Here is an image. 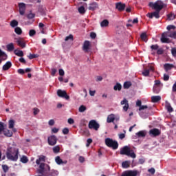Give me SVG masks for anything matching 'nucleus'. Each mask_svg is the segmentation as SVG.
I'll list each match as a JSON object with an SVG mask.
<instances>
[{"instance_id": "nucleus-1", "label": "nucleus", "mask_w": 176, "mask_h": 176, "mask_svg": "<svg viewBox=\"0 0 176 176\" xmlns=\"http://www.w3.org/2000/svg\"><path fill=\"white\" fill-rule=\"evenodd\" d=\"M176 27L174 25H168L166 27V30L168 32L166 33H163L161 36V42L162 43H170L171 41L168 38H173V39H176V31L172 32L171 30H175ZM168 36V38L166 37Z\"/></svg>"}, {"instance_id": "nucleus-2", "label": "nucleus", "mask_w": 176, "mask_h": 176, "mask_svg": "<svg viewBox=\"0 0 176 176\" xmlns=\"http://www.w3.org/2000/svg\"><path fill=\"white\" fill-rule=\"evenodd\" d=\"M39 168L37 170L38 174H41L43 176H57L58 175V171L52 170L50 171V166L48 164H46L45 163H40L39 164Z\"/></svg>"}, {"instance_id": "nucleus-3", "label": "nucleus", "mask_w": 176, "mask_h": 176, "mask_svg": "<svg viewBox=\"0 0 176 176\" xmlns=\"http://www.w3.org/2000/svg\"><path fill=\"white\" fill-rule=\"evenodd\" d=\"M6 156L8 160L17 162V160H19V149L12 148H8Z\"/></svg>"}, {"instance_id": "nucleus-4", "label": "nucleus", "mask_w": 176, "mask_h": 176, "mask_svg": "<svg viewBox=\"0 0 176 176\" xmlns=\"http://www.w3.org/2000/svg\"><path fill=\"white\" fill-rule=\"evenodd\" d=\"M120 155H126V156H129L130 157H132V159H135V157H137L134 151L131 150L129 146H124L122 147L120 149Z\"/></svg>"}, {"instance_id": "nucleus-5", "label": "nucleus", "mask_w": 176, "mask_h": 176, "mask_svg": "<svg viewBox=\"0 0 176 176\" xmlns=\"http://www.w3.org/2000/svg\"><path fill=\"white\" fill-rule=\"evenodd\" d=\"M148 6L152 8V9H154V10L160 12V10L164 8V3L161 0H157L155 3L150 2Z\"/></svg>"}, {"instance_id": "nucleus-6", "label": "nucleus", "mask_w": 176, "mask_h": 176, "mask_svg": "<svg viewBox=\"0 0 176 176\" xmlns=\"http://www.w3.org/2000/svg\"><path fill=\"white\" fill-rule=\"evenodd\" d=\"M150 72H155V64L150 63L144 68L142 74L143 76H149Z\"/></svg>"}, {"instance_id": "nucleus-7", "label": "nucleus", "mask_w": 176, "mask_h": 176, "mask_svg": "<svg viewBox=\"0 0 176 176\" xmlns=\"http://www.w3.org/2000/svg\"><path fill=\"white\" fill-rule=\"evenodd\" d=\"M47 143L48 145H50L51 146H54V145L57 144V137H56V135H54L49 136L47 138Z\"/></svg>"}, {"instance_id": "nucleus-8", "label": "nucleus", "mask_w": 176, "mask_h": 176, "mask_svg": "<svg viewBox=\"0 0 176 176\" xmlns=\"http://www.w3.org/2000/svg\"><path fill=\"white\" fill-rule=\"evenodd\" d=\"M89 129H94V130L97 131L100 129V124L96 120H91L89 122Z\"/></svg>"}, {"instance_id": "nucleus-9", "label": "nucleus", "mask_w": 176, "mask_h": 176, "mask_svg": "<svg viewBox=\"0 0 176 176\" xmlns=\"http://www.w3.org/2000/svg\"><path fill=\"white\" fill-rule=\"evenodd\" d=\"M58 97H60V98H65V100H69V96L67 94V91L58 89L57 91Z\"/></svg>"}, {"instance_id": "nucleus-10", "label": "nucleus", "mask_w": 176, "mask_h": 176, "mask_svg": "<svg viewBox=\"0 0 176 176\" xmlns=\"http://www.w3.org/2000/svg\"><path fill=\"white\" fill-rule=\"evenodd\" d=\"M162 134V131L158 129L154 128L149 131V135L151 137H159Z\"/></svg>"}, {"instance_id": "nucleus-11", "label": "nucleus", "mask_w": 176, "mask_h": 176, "mask_svg": "<svg viewBox=\"0 0 176 176\" xmlns=\"http://www.w3.org/2000/svg\"><path fill=\"white\" fill-rule=\"evenodd\" d=\"M138 174L137 170H126L123 172L121 176H137Z\"/></svg>"}, {"instance_id": "nucleus-12", "label": "nucleus", "mask_w": 176, "mask_h": 176, "mask_svg": "<svg viewBox=\"0 0 176 176\" xmlns=\"http://www.w3.org/2000/svg\"><path fill=\"white\" fill-rule=\"evenodd\" d=\"M18 6L21 16H24V14H25V3H19Z\"/></svg>"}, {"instance_id": "nucleus-13", "label": "nucleus", "mask_w": 176, "mask_h": 176, "mask_svg": "<svg viewBox=\"0 0 176 176\" xmlns=\"http://www.w3.org/2000/svg\"><path fill=\"white\" fill-rule=\"evenodd\" d=\"M116 8L118 9L119 12H123L126 9V4L122 3V2L117 3L116 4Z\"/></svg>"}, {"instance_id": "nucleus-14", "label": "nucleus", "mask_w": 176, "mask_h": 176, "mask_svg": "<svg viewBox=\"0 0 176 176\" xmlns=\"http://www.w3.org/2000/svg\"><path fill=\"white\" fill-rule=\"evenodd\" d=\"M121 105H124L123 107V109L125 112H127L128 109H129V100H127V99L124 98L122 101H121L120 102Z\"/></svg>"}, {"instance_id": "nucleus-15", "label": "nucleus", "mask_w": 176, "mask_h": 176, "mask_svg": "<svg viewBox=\"0 0 176 176\" xmlns=\"http://www.w3.org/2000/svg\"><path fill=\"white\" fill-rule=\"evenodd\" d=\"M111 148H112V149H113V151H116V149H118V148H119V143H118V141L116 140H111Z\"/></svg>"}, {"instance_id": "nucleus-16", "label": "nucleus", "mask_w": 176, "mask_h": 176, "mask_svg": "<svg viewBox=\"0 0 176 176\" xmlns=\"http://www.w3.org/2000/svg\"><path fill=\"white\" fill-rule=\"evenodd\" d=\"M137 107H139V111H142L144 109H148V106L142 105V102L141 100H138L136 102Z\"/></svg>"}, {"instance_id": "nucleus-17", "label": "nucleus", "mask_w": 176, "mask_h": 176, "mask_svg": "<svg viewBox=\"0 0 176 176\" xmlns=\"http://www.w3.org/2000/svg\"><path fill=\"white\" fill-rule=\"evenodd\" d=\"M46 162V156L45 155H40L38 159L36 160V164L39 165L41 163H45Z\"/></svg>"}, {"instance_id": "nucleus-18", "label": "nucleus", "mask_w": 176, "mask_h": 176, "mask_svg": "<svg viewBox=\"0 0 176 176\" xmlns=\"http://www.w3.org/2000/svg\"><path fill=\"white\" fill-rule=\"evenodd\" d=\"M98 8V4L97 3H92L89 5L88 9L89 10H97V8Z\"/></svg>"}, {"instance_id": "nucleus-19", "label": "nucleus", "mask_w": 176, "mask_h": 176, "mask_svg": "<svg viewBox=\"0 0 176 176\" xmlns=\"http://www.w3.org/2000/svg\"><path fill=\"white\" fill-rule=\"evenodd\" d=\"M89 47H90V41H85L84 42V44H83L82 49H83V50H85L86 52H87L88 50H89Z\"/></svg>"}, {"instance_id": "nucleus-20", "label": "nucleus", "mask_w": 176, "mask_h": 176, "mask_svg": "<svg viewBox=\"0 0 176 176\" xmlns=\"http://www.w3.org/2000/svg\"><path fill=\"white\" fill-rule=\"evenodd\" d=\"M164 67L166 72H168V71H170V69L174 68V65L170 64V63H166L164 65Z\"/></svg>"}, {"instance_id": "nucleus-21", "label": "nucleus", "mask_w": 176, "mask_h": 176, "mask_svg": "<svg viewBox=\"0 0 176 176\" xmlns=\"http://www.w3.org/2000/svg\"><path fill=\"white\" fill-rule=\"evenodd\" d=\"M12 67V63L10 61H8L3 66V71H8Z\"/></svg>"}, {"instance_id": "nucleus-22", "label": "nucleus", "mask_w": 176, "mask_h": 176, "mask_svg": "<svg viewBox=\"0 0 176 176\" xmlns=\"http://www.w3.org/2000/svg\"><path fill=\"white\" fill-rule=\"evenodd\" d=\"M160 100H162V97L160 96H151V101L154 103L159 102V101H160Z\"/></svg>"}, {"instance_id": "nucleus-23", "label": "nucleus", "mask_w": 176, "mask_h": 176, "mask_svg": "<svg viewBox=\"0 0 176 176\" xmlns=\"http://www.w3.org/2000/svg\"><path fill=\"white\" fill-rule=\"evenodd\" d=\"M3 134L6 137H12L13 135V132L8 129H4Z\"/></svg>"}, {"instance_id": "nucleus-24", "label": "nucleus", "mask_w": 176, "mask_h": 176, "mask_svg": "<svg viewBox=\"0 0 176 176\" xmlns=\"http://www.w3.org/2000/svg\"><path fill=\"white\" fill-rule=\"evenodd\" d=\"M17 45H19L21 47H22V49H24V47H25L26 45H25V42H24V41L21 40V39H19L16 41Z\"/></svg>"}, {"instance_id": "nucleus-25", "label": "nucleus", "mask_w": 176, "mask_h": 176, "mask_svg": "<svg viewBox=\"0 0 176 176\" xmlns=\"http://www.w3.org/2000/svg\"><path fill=\"white\" fill-rule=\"evenodd\" d=\"M14 53L16 56H18V57H23V56H24V52L21 50H15Z\"/></svg>"}, {"instance_id": "nucleus-26", "label": "nucleus", "mask_w": 176, "mask_h": 176, "mask_svg": "<svg viewBox=\"0 0 176 176\" xmlns=\"http://www.w3.org/2000/svg\"><path fill=\"white\" fill-rule=\"evenodd\" d=\"M140 38L142 41H144V42H148V36L146 35V33H142L140 35Z\"/></svg>"}, {"instance_id": "nucleus-27", "label": "nucleus", "mask_w": 176, "mask_h": 176, "mask_svg": "<svg viewBox=\"0 0 176 176\" xmlns=\"http://www.w3.org/2000/svg\"><path fill=\"white\" fill-rule=\"evenodd\" d=\"M109 25V21H108V20L104 19L103 20L101 23H100V27H108V25Z\"/></svg>"}, {"instance_id": "nucleus-28", "label": "nucleus", "mask_w": 176, "mask_h": 176, "mask_svg": "<svg viewBox=\"0 0 176 176\" xmlns=\"http://www.w3.org/2000/svg\"><path fill=\"white\" fill-rule=\"evenodd\" d=\"M123 168H129L130 167V161H125L122 163Z\"/></svg>"}, {"instance_id": "nucleus-29", "label": "nucleus", "mask_w": 176, "mask_h": 176, "mask_svg": "<svg viewBox=\"0 0 176 176\" xmlns=\"http://www.w3.org/2000/svg\"><path fill=\"white\" fill-rule=\"evenodd\" d=\"M136 135H138V137H145L146 135V131H140L136 133Z\"/></svg>"}, {"instance_id": "nucleus-30", "label": "nucleus", "mask_w": 176, "mask_h": 176, "mask_svg": "<svg viewBox=\"0 0 176 176\" xmlns=\"http://www.w3.org/2000/svg\"><path fill=\"white\" fill-rule=\"evenodd\" d=\"M0 57H2V60H5L8 58V55L0 49Z\"/></svg>"}, {"instance_id": "nucleus-31", "label": "nucleus", "mask_w": 176, "mask_h": 176, "mask_svg": "<svg viewBox=\"0 0 176 176\" xmlns=\"http://www.w3.org/2000/svg\"><path fill=\"white\" fill-rule=\"evenodd\" d=\"M166 108L168 112L171 113L173 111V107H171V104L169 102H166Z\"/></svg>"}, {"instance_id": "nucleus-32", "label": "nucleus", "mask_w": 176, "mask_h": 176, "mask_svg": "<svg viewBox=\"0 0 176 176\" xmlns=\"http://www.w3.org/2000/svg\"><path fill=\"white\" fill-rule=\"evenodd\" d=\"M14 32L16 33L17 35H21V34H23V30H21V28L16 27L14 29Z\"/></svg>"}, {"instance_id": "nucleus-33", "label": "nucleus", "mask_w": 176, "mask_h": 176, "mask_svg": "<svg viewBox=\"0 0 176 176\" xmlns=\"http://www.w3.org/2000/svg\"><path fill=\"white\" fill-rule=\"evenodd\" d=\"M7 49H8V52H13V50H14V45H13L12 43L8 44L7 45Z\"/></svg>"}, {"instance_id": "nucleus-34", "label": "nucleus", "mask_w": 176, "mask_h": 176, "mask_svg": "<svg viewBox=\"0 0 176 176\" xmlns=\"http://www.w3.org/2000/svg\"><path fill=\"white\" fill-rule=\"evenodd\" d=\"M10 25L12 28H14L16 27H17L19 25V22L16 20H12L11 22H10Z\"/></svg>"}, {"instance_id": "nucleus-35", "label": "nucleus", "mask_w": 176, "mask_h": 176, "mask_svg": "<svg viewBox=\"0 0 176 176\" xmlns=\"http://www.w3.org/2000/svg\"><path fill=\"white\" fill-rule=\"evenodd\" d=\"M55 162L56 163H57L58 164H64V161H63V160H61V158L60 157V156H57L55 159Z\"/></svg>"}, {"instance_id": "nucleus-36", "label": "nucleus", "mask_w": 176, "mask_h": 176, "mask_svg": "<svg viewBox=\"0 0 176 176\" xmlns=\"http://www.w3.org/2000/svg\"><path fill=\"white\" fill-rule=\"evenodd\" d=\"M113 89L116 90V91H120L122 90V85H120V83H117L114 86Z\"/></svg>"}, {"instance_id": "nucleus-37", "label": "nucleus", "mask_w": 176, "mask_h": 176, "mask_svg": "<svg viewBox=\"0 0 176 176\" xmlns=\"http://www.w3.org/2000/svg\"><path fill=\"white\" fill-rule=\"evenodd\" d=\"M21 163H23V164L28 163V157H27V156L25 155H23L21 157Z\"/></svg>"}, {"instance_id": "nucleus-38", "label": "nucleus", "mask_w": 176, "mask_h": 176, "mask_svg": "<svg viewBox=\"0 0 176 176\" xmlns=\"http://www.w3.org/2000/svg\"><path fill=\"white\" fill-rule=\"evenodd\" d=\"M28 57L29 60H32L33 58H38L39 57V55L35 54H30Z\"/></svg>"}, {"instance_id": "nucleus-39", "label": "nucleus", "mask_w": 176, "mask_h": 176, "mask_svg": "<svg viewBox=\"0 0 176 176\" xmlns=\"http://www.w3.org/2000/svg\"><path fill=\"white\" fill-rule=\"evenodd\" d=\"M78 12L80 14H85L86 13V10H85V7L83 6L78 8Z\"/></svg>"}, {"instance_id": "nucleus-40", "label": "nucleus", "mask_w": 176, "mask_h": 176, "mask_svg": "<svg viewBox=\"0 0 176 176\" xmlns=\"http://www.w3.org/2000/svg\"><path fill=\"white\" fill-rule=\"evenodd\" d=\"M153 90V93H155V94H159V93L160 92V88H159V87L157 86H154Z\"/></svg>"}, {"instance_id": "nucleus-41", "label": "nucleus", "mask_w": 176, "mask_h": 176, "mask_svg": "<svg viewBox=\"0 0 176 176\" xmlns=\"http://www.w3.org/2000/svg\"><path fill=\"white\" fill-rule=\"evenodd\" d=\"M9 129H13L14 127V120H10L8 122Z\"/></svg>"}, {"instance_id": "nucleus-42", "label": "nucleus", "mask_w": 176, "mask_h": 176, "mask_svg": "<svg viewBox=\"0 0 176 176\" xmlns=\"http://www.w3.org/2000/svg\"><path fill=\"white\" fill-rule=\"evenodd\" d=\"M167 17L169 20H174V19H175V14L173 13H170L167 15Z\"/></svg>"}, {"instance_id": "nucleus-43", "label": "nucleus", "mask_w": 176, "mask_h": 176, "mask_svg": "<svg viewBox=\"0 0 176 176\" xmlns=\"http://www.w3.org/2000/svg\"><path fill=\"white\" fill-rule=\"evenodd\" d=\"M53 152L54 153H58L60 152V146H56L53 147Z\"/></svg>"}, {"instance_id": "nucleus-44", "label": "nucleus", "mask_w": 176, "mask_h": 176, "mask_svg": "<svg viewBox=\"0 0 176 176\" xmlns=\"http://www.w3.org/2000/svg\"><path fill=\"white\" fill-rule=\"evenodd\" d=\"M159 13H160V11H155L153 12V17H155V19H159L160 17V15H159Z\"/></svg>"}, {"instance_id": "nucleus-45", "label": "nucleus", "mask_w": 176, "mask_h": 176, "mask_svg": "<svg viewBox=\"0 0 176 176\" xmlns=\"http://www.w3.org/2000/svg\"><path fill=\"white\" fill-rule=\"evenodd\" d=\"M105 144L109 148H111V138H108L105 139Z\"/></svg>"}, {"instance_id": "nucleus-46", "label": "nucleus", "mask_w": 176, "mask_h": 176, "mask_svg": "<svg viewBox=\"0 0 176 176\" xmlns=\"http://www.w3.org/2000/svg\"><path fill=\"white\" fill-rule=\"evenodd\" d=\"M65 41L67 42V41H74V36L72 34H69V36H66Z\"/></svg>"}, {"instance_id": "nucleus-47", "label": "nucleus", "mask_w": 176, "mask_h": 176, "mask_svg": "<svg viewBox=\"0 0 176 176\" xmlns=\"http://www.w3.org/2000/svg\"><path fill=\"white\" fill-rule=\"evenodd\" d=\"M2 168L4 173H8V171H9V166L8 165H2Z\"/></svg>"}, {"instance_id": "nucleus-48", "label": "nucleus", "mask_w": 176, "mask_h": 176, "mask_svg": "<svg viewBox=\"0 0 176 176\" xmlns=\"http://www.w3.org/2000/svg\"><path fill=\"white\" fill-rule=\"evenodd\" d=\"M36 34V31H35V30H30L29 31V35L30 36H34V35Z\"/></svg>"}, {"instance_id": "nucleus-49", "label": "nucleus", "mask_w": 176, "mask_h": 176, "mask_svg": "<svg viewBox=\"0 0 176 176\" xmlns=\"http://www.w3.org/2000/svg\"><path fill=\"white\" fill-rule=\"evenodd\" d=\"M79 112H85L86 111V107L85 105H81L78 109Z\"/></svg>"}, {"instance_id": "nucleus-50", "label": "nucleus", "mask_w": 176, "mask_h": 176, "mask_svg": "<svg viewBox=\"0 0 176 176\" xmlns=\"http://www.w3.org/2000/svg\"><path fill=\"white\" fill-rule=\"evenodd\" d=\"M151 49L152 50H157V49H159V45L157 44H155V45H152L151 46Z\"/></svg>"}, {"instance_id": "nucleus-51", "label": "nucleus", "mask_w": 176, "mask_h": 176, "mask_svg": "<svg viewBox=\"0 0 176 176\" xmlns=\"http://www.w3.org/2000/svg\"><path fill=\"white\" fill-rule=\"evenodd\" d=\"M130 86H131V83L129 82H125L124 83V89H129L130 87Z\"/></svg>"}, {"instance_id": "nucleus-52", "label": "nucleus", "mask_w": 176, "mask_h": 176, "mask_svg": "<svg viewBox=\"0 0 176 176\" xmlns=\"http://www.w3.org/2000/svg\"><path fill=\"white\" fill-rule=\"evenodd\" d=\"M27 17H28V19L31 20V19H32L35 17V14L30 13V14H28Z\"/></svg>"}, {"instance_id": "nucleus-53", "label": "nucleus", "mask_w": 176, "mask_h": 176, "mask_svg": "<svg viewBox=\"0 0 176 176\" xmlns=\"http://www.w3.org/2000/svg\"><path fill=\"white\" fill-rule=\"evenodd\" d=\"M171 53L173 57H176V47H173L171 49Z\"/></svg>"}, {"instance_id": "nucleus-54", "label": "nucleus", "mask_w": 176, "mask_h": 176, "mask_svg": "<svg viewBox=\"0 0 176 176\" xmlns=\"http://www.w3.org/2000/svg\"><path fill=\"white\" fill-rule=\"evenodd\" d=\"M91 142H93V140L92 139H90V138L87 139L86 146H87V147L90 146V144H91Z\"/></svg>"}, {"instance_id": "nucleus-55", "label": "nucleus", "mask_w": 176, "mask_h": 176, "mask_svg": "<svg viewBox=\"0 0 176 176\" xmlns=\"http://www.w3.org/2000/svg\"><path fill=\"white\" fill-rule=\"evenodd\" d=\"M163 53H164V51L162 48H158L157 50V54L160 55V54H163Z\"/></svg>"}, {"instance_id": "nucleus-56", "label": "nucleus", "mask_w": 176, "mask_h": 176, "mask_svg": "<svg viewBox=\"0 0 176 176\" xmlns=\"http://www.w3.org/2000/svg\"><path fill=\"white\" fill-rule=\"evenodd\" d=\"M97 36V34L93 32L90 33V37L91 39H96V37Z\"/></svg>"}, {"instance_id": "nucleus-57", "label": "nucleus", "mask_w": 176, "mask_h": 176, "mask_svg": "<svg viewBox=\"0 0 176 176\" xmlns=\"http://www.w3.org/2000/svg\"><path fill=\"white\" fill-rule=\"evenodd\" d=\"M19 61L20 63H21L22 64H27V61L25 60V59H24V58L21 57L19 59Z\"/></svg>"}, {"instance_id": "nucleus-58", "label": "nucleus", "mask_w": 176, "mask_h": 176, "mask_svg": "<svg viewBox=\"0 0 176 176\" xmlns=\"http://www.w3.org/2000/svg\"><path fill=\"white\" fill-rule=\"evenodd\" d=\"M115 116L113 114H111V123L115 124Z\"/></svg>"}, {"instance_id": "nucleus-59", "label": "nucleus", "mask_w": 176, "mask_h": 176, "mask_svg": "<svg viewBox=\"0 0 176 176\" xmlns=\"http://www.w3.org/2000/svg\"><path fill=\"white\" fill-rule=\"evenodd\" d=\"M63 134L67 135L68 133H69V129H68V128H64L63 129Z\"/></svg>"}, {"instance_id": "nucleus-60", "label": "nucleus", "mask_w": 176, "mask_h": 176, "mask_svg": "<svg viewBox=\"0 0 176 176\" xmlns=\"http://www.w3.org/2000/svg\"><path fill=\"white\" fill-rule=\"evenodd\" d=\"M65 74V72H64V70L63 69H59V75L60 76H64Z\"/></svg>"}, {"instance_id": "nucleus-61", "label": "nucleus", "mask_w": 176, "mask_h": 176, "mask_svg": "<svg viewBox=\"0 0 176 176\" xmlns=\"http://www.w3.org/2000/svg\"><path fill=\"white\" fill-rule=\"evenodd\" d=\"M168 79H170V76L167 74H164V80H165V82H167Z\"/></svg>"}, {"instance_id": "nucleus-62", "label": "nucleus", "mask_w": 176, "mask_h": 176, "mask_svg": "<svg viewBox=\"0 0 176 176\" xmlns=\"http://www.w3.org/2000/svg\"><path fill=\"white\" fill-rule=\"evenodd\" d=\"M67 122H68L69 124H74V123H75V121L72 118H69Z\"/></svg>"}, {"instance_id": "nucleus-63", "label": "nucleus", "mask_w": 176, "mask_h": 176, "mask_svg": "<svg viewBox=\"0 0 176 176\" xmlns=\"http://www.w3.org/2000/svg\"><path fill=\"white\" fill-rule=\"evenodd\" d=\"M148 173H151V174H153V175L155 174V168H153L148 169Z\"/></svg>"}, {"instance_id": "nucleus-64", "label": "nucleus", "mask_w": 176, "mask_h": 176, "mask_svg": "<svg viewBox=\"0 0 176 176\" xmlns=\"http://www.w3.org/2000/svg\"><path fill=\"white\" fill-rule=\"evenodd\" d=\"M78 160L80 162V163H84L85 162V157L80 156L78 158Z\"/></svg>"}]
</instances>
